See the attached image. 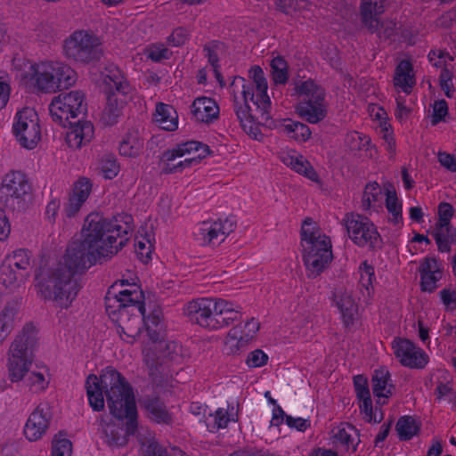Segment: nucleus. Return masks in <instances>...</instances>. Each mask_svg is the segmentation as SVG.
<instances>
[{"label": "nucleus", "instance_id": "nucleus-1", "mask_svg": "<svg viewBox=\"0 0 456 456\" xmlns=\"http://www.w3.org/2000/svg\"><path fill=\"white\" fill-rule=\"evenodd\" d=\"M132 220L131 216L123 214L112 218L89 214L81 230V240L69 245L62 265L75 275L86 272L98 260L116 255L128 240Z\"/></svg>", "mask_w": 456, "mask_h": 456}, {"label": "nucleus", "instance_id": "nucleus-2", "mask_svg": "<svg viewBox=\"0 0 456 456\" xmlns=\"http://www.w3.org/2000/svg\"><path fill=\"white\" fill-rule=\"evenodd\" d=\"M86 389L90 406L94 411L104 409V394L111 415L118 419H126V434H122L112 421L100 420V437L110 447L126 444V436L133 435L136 428V405L132 388L125 379L111 367L104 369L100 377L91 374L86 381Z\"/></svg>", "mask_w": 456, "mask_h": 456}, {"label": "nucleus", "instance_id": "nucleus-3", "mask_svg": "<svg viewBox=\"0 0 456 456\" xmlns=\"http://www.w3.org/2000/svg\"><path fill=\"white\" fill-rule=\"evenodd\" d=\"M252 81L246 82L243 77H235L232 86H241L243 102L234 101V111L242 129L257 138L259 134L257 125L267 122L271 118V100L267 94V81L264 71L259 66L249 69Z\"/></svg>", "mask_w": 456, "mask_h": 456}, {"label": "nucleus", "instance_id": "nucleus-4", "mask_svg": "<svg viewBox=\"0 0 456 456\" xmlns=\"http://www.w3.org/2000/svg\"><path fill=\"white\" fill-rule=\"evenodd\" d=\"M34 288L41 300L51 302L61 309H68L82 286L76 275L59 262L36 269Z\"/></svg>", "mask_w": 456, "mask_h": 456}, {"label": "nucleus", "instance_id": "nucleus-5", "mask_svg": "<svg viewBox=\"0 0 456 456\" xmlns=\"http://www.w3.org/2000/svg\"><path fill=\"white\" fill-rule=\"evenodd\" d=\"M7 377L12 383L23 382L33 394L45 392L50 387L52 372L43 361L36 360L31 344H12L8 352Z\"/></svg>", "mask_w": 456, "mask_h": 456}, {"label": "nucleus", "instance_id": "nucleus-6", "mask_svg": "<svg viewBox=\"0 0 456 456\" xmlns=\"http://www.w3.org/2000/svg\"><path fill=\"white\" fill-rule=\"evenodd\" d=\"M301 245L308 276L316 277L332 259L330 240L315 226L311 218H307L301 228Z\"/></svg>", "mask_w": 456, "mask_h": 456}, {"label": "nucleus", "instance_id": "nucleus-7", "mask_svg": "<svg viewBox=\"0 0 456 456\" xmlns=\"http://www.w3.org/2000/svg\"><path fill=\"white\" fill-rule=\"evenodd\" d=\"M23 78L41 92L54 93L71 86L76 81V72L65 63L44 61L29 65Z\"/></svg>", "mask_w": 456, "mask_h": 456}, {"label": "nucleus", "instance_id": "nucleus-8", "mask_svg": "<svg viewBox=\"0 0 456 456\" xmlns=\"http://www.w3.org/2000/svg\"><path fill=\"white\" fill-rule=\"evenodd\" d=\"M208 154L209 147L200 142L188 141L179 143L163 153L162 160L165 164L162 171L165 174L182 172L199 164Z\"/></svg>", "mask_w": 456, "mask_h": 456}, {"label": "nucleus", "instance_id": "nucleus-9", "mask_svg": "<svg viewBox=\"0 0 456 456\" xmlns=\"http://www.w3.org/2000/svg\"><path fill=\"white\" fill-rule=\"evenodd\" d=\"M142 300V291L137 285L132 284L118 293L108 291L105 297L106 311L109 315H118V320L121 322L128 320L129 315L144 317Z\"/></svg>", "mask_w": 456, "mask_h": 456}, {"label": "nucleus", "instance_id": "nucleus-10", "mask_svg": "<svg viewBox=\"0 0 456 456\" xmlns=\"http://www.w3.org/2000/svg\"><path fill=\"white\" fill-rule=\"evenodd\" d=\"M66 57L76 62L89 64L99 61L103 56L101 39L85 30L75 31L64 43Z\"/></svg>", "mask_w": 456, "mask_h": 456}, {"label": "nucleus", "instance_id": "nucleus-11", "mask_svg": "<svg viewBox=\"0 0 456 456\" xmlns=\"http://www.w3.org/2000/svg\"><path fill=\"white\" fill-rule=\"evenodd\" d=\"M109 91L107 92V102L101 114L100 122L103 126H111L118 123L122 114L125 101L118 98V94L126 96L132 87L124 78L119 70H110L104 78Z\"/></svg>", "mask_w": 456, "mask_h": 456}, {"label": "nucleus", "instance_id": "nucleus-12", "mask_svg": "<svg viewBox=\"0 0 456 456\" xmlns=\"http://www.w3.org/2000/svg\"><path fill=\"white\" fill-rule=\"evenodd\" d=\"M1 200L13 211L25 210L31 202V187L24 174L12 172L5 175L1 189Z\"/></svg>", "mask_w": 456, "mask_h": 456}, {"label": "nucleus", "instance_id": "nucleus-13", "mask_svg": "<svg viewBox=\"0 0 456 456\" xmlns=\"http://www.w3.org/2000/svg\"><path fill=\"white\" fill-rule=\"evenodd\" d=\"M389 0H362L360 14L363 26L379 38L389 39L396 34L397 25L393 20H380L379 16L384 12Z\"/></svg>", "mask_w": 456, "mask_h": 456}, {"label": "nucleus", "instance_id": "nucleus-14", "mask_svg": "<svg viewBox=\"0 0 456 456\" xmlns=\"http://www.w3.org/2000/svg\"><path fill=\"white\" fill-rule=\"evenodd\" d=\"M350 240L358 247L374 248L380 242V236L374 224L357 213H346L342 219Z\"/></svg>", "mask_w": 456, "mask_h": 456}, {"label": "nucleus", "instance_id": "nucleus-15", "mask_svg": "<svg viewBox=\"0 0 456 456\" xmlns=\"http://www.w3.org/2000/svg\"><path fill=\"white\" fill-rule=\"evenodd\" d=\"M12 133L18 143L25 149H34L41 140V129L37 112L23 108L14 117Z\"/></svg>", "mask_w": 456, "mask_h": 456}, {"label": "nucleus", "instance_id": "nucleus-16", "mask_svg": "<svg viewBox=\"0 0 456 456\" xmlns=\"http://www.w3.org/2000/svg\"><path fill=\"white\" fill-rule=\"evenodd\" d=\"M49 111L53 119L65 127L70 118L86 112L85 95L80 91L59 94L50 103Z\"/></svg>", "mask_w": 456, "mask_h": 456}, {"label": "nucleus", "instance_id": "nucleus-17", "mask_svg": "<svg viewBox=\"0 0 456 456\" xmlns=\"http://www.w3.org/2000/svg\"><path fill=\"white\" fill-rule=\"evenodd\" d=\"M235 227L236 220L233 216L216 221H204L196 227L194 237L202 246H216L224 241Z\"/></svg>", "mask_w": 456, "mask_h": 456}, {"label": "nucleus", "instance_id": "nucleus-18", "mask_svg": "<svg viewBox=\"0 0 456 456\" xmlns=\"http://www.w3.org/2000/svg\"><path fill=\"white\" fill-rule=\"evenodd\" d=\"M218 298L202 297L189 302L184 307V314L191 322L208 330H218L216 313Z\"/></svg>", "mask_w": 456, "mask_h": 456}, {"label": "nucleus", "instance_id": "nucleus-19", "mask_svg": "<svg viewBox=\"0 0 456 456\" xmlns=\"http://www.w3.org/2000/svg\"><path fill=\"white\" fill-rule=\"evenodd\" d=\"M53 419L52 408L47 402H41L29 414L25 426L24 436L30 442L40 440L49 429Z\"/></svg>", "mask_w": 456, "mask_h": 456}, {"label": "nucleus", "instance_id": "nucleus-20", "mask_svg": "<svg viewBox=\"0 0 456 456\" xmlns=\"http://www.w3.org/2000/svg\"><path fill=\"white\" fill-rule=\"evenodd\" d=\"M354 385L360 413L362 418L368 422H380L383 419V413L378 409L373 410L367 379L362 375L355 376L354 378Z\"/></svg>", "mask_w": 456, "mask_h": 456}, {"label": "nucleus", "instance_id": "nucleus-21", "mask_svg": "<svg viewBox=\"0 0 456 456\" xmlns=\"http://www.w3.org/2000/svg\"><path fill=\"white\" fill-rule=\"evenodd\" d=\"M69 130L66 133V142L69 147L79 149L91 142L94 134V127L91 121H69Z\"/></svg>", "mask_w": 456, "mask_h": 456}, {"label": "nucleus", "instance_id": "nucleus-22", "mask_svg": "<svg viewBox=\"0 0 456 456\" xmlns=\"http://www.w3.org/2000/svg\"><path fill=\"white\" fill-rule=\"evenodd\" d=\"M393 351L403 366L423 368L428 363V355L414 344H393Z\"/></svg>", "mask_w": 456, "mask_h": 456}, {"label": "nucleus", "instance_id": "nucleus-23", "mask_svg": "<svg viewBox=\"0 0 456 456\" xmlns=\"http://www.w3.org/2000/svg\"><path fill=\"white\" fill-rule=\"evenodd\" d=\"M371 382L376 403L379 405L387 404L395 391L388 370L385 367L375 370Z\"/></svg>", "mask_w": 456, "mask_h": 456}, {"label": "nucleus", "instance_id": "nucleus-24", "mask_svg": "<svg viewBox=\"0 0 456 456\" xmlns=\"http://www.w3.org/2000/svg\"><path fill=\"white\" fill-rule=\"evenodd\" d=\"M419 272L420 274L421 290L433 292L436 288V282L443 275L442 265L436 258H425L420 264Z\"/></svg>", "mask_w": 456, "mask_h": 456}, {"label": "nucleus", "instance_id": "nucleus-25", "mask_svg": "<svg viewBox=\"0 0 456 456\" xmlns=\"http://www.w3.org/2000/svg\"><path fill=\"white\" fill-rule=\"evenodd\" d=\"M28 273L18 271L2 262L0 265V294L16 292L26 281Z\"/></svg>", "mask_w": 456, "mask_h": 456}, {"label": "nucleus", "instance_id": "nucleus-26", "mask_svg": "<svg viewBox=\"0 0 456 456\" xmlns=\"http://www.w3.org/2000/svg\"><path fill=\"white\" fill-rule=\"evenodd\" d=\"M91 183L88 179L81 178L74 185L68 202L64 206V214L68 217L75 216L86 200L91 191Z\"/></svg>", "mask_w": 456, "mask_h": 456}, {"label": "nucleus", "instance_id": "nucleus-27", "mask_svg": "<svg viewBox=\"0 0 456 456\" xmlns=\"http://www.w3.org/2000/svg\"><path fill=\"white\" fill-rule=\"evenodd\" d=\"M297 114L311 124H317L327 115L325 98L300 101L296 106Z\"/></svg>", "mask_w": 456, "mask_h": 456}, {"label": "nucleus", "instance_id": "nucleus-28", "mask_svg": "<svg viewBox=\"0 0 456 456\" xmlns=\"http://www.w3.org/2000/svg\"><path fill=\"white\" fill-rule=\"evenodd\" d=\"M330 439L334 445L347 452H354L360 442L357 429L349 424H340L333 428Z\"/></svg>", "mask_w": 456, "mask_h": 456}, {"label": "nucleus", "instance_id": "nucleus-29", "mask_svg": "<svg viewBox=\"0 0 456 456\" xmlns=\"http://www.w3.org/2000/svg\"><path fill=\"white\" fill-rule=\"evenodd\" d=\"M334 300L338 308L343 322L346 327L354 324L358 317V305L350 291L338 289L334 294Z\"/></svg>", "mask_w": 456, "mask_h": 456}, {"label": "nucleus", "instance_id": "nucleus-30", "mask_svg": "<svg viewBox=\"0 0 456 456\" xmlns=\"http://www.w3.org/2000/svg\"><path fill=\"white\" fill-rule=\"evenodd\" d=\"M175 344H150V346L143 350L145 363L151 369L154 365L163 363L166 359L175 360Z\"/></svg>", "mask_w": 456, "mask_h": 456}, {"label": "nucleus", "instance_id": "nucleus-31", "mask_svg": "<svg viewBox=\"0 0 456 456\" xmlns=\"http://www.w3.org/2000/svg\"><path fill=\"white\" fill-rule=\"evenodd\" d=\"M191 113L196 120L210 123L219 115V107L216 102L208 97H199L194 100L191 106Z\"/></svg>", "mask_w": 456, "mask_h": 456}, {"label": "nucleus", "instance_id": "nucleus-32", "mask_svg": "<svg viewBox=\"0 0 456 456\" xmlns=\"http://www.w3.org/2000/svg\"><path fill=\"white\" fill-rule=\"evenodd\" d=\"M281 159L287 167H289L298 174L305 175L311 181H318L317 173L302 155L296 151H289L283 153Z\"/></svg>", "mask_w": 456, "mask_h": 456}, {"label": "nucleus", "instance_id": "nucleus-33", "mask_svg": "<svg viewBox=\"0 0 456 456\" xmlns=\"http://www.w3.org/2000/svg\"><path fill=\"white\" fill-rule=\"evenodd\" d=\"M153 121L166 131H175L178 126V117L175 109L163 102L156 104Z\"/></svg>", "mask_w": 456, "mask_h": 456}, {"label": "nucleus", "instance_id": "nucleus-34", "mask_svg": "<svg viewBox=\"0 0 456 456\" xmlns=\"http://www.w3.org/2000/svg\"><path fill=\"white\" fill-rule=\"evenodd\" d=\"M431 234L442 252H449L452 245L456 243V230L451 224H436Z\"/></svg>", "mask_w": 456, "mask_h": 456}, {"label": "nucleus", "instance_id": "nucleus-35", "mask_svg": "<svg viewBox=\"0 0 456 456\" xmlns=\"http://www.w3.org/2000/svg\"><path fill=\"white\" fill-rule=\"evenodd\" d=\"M293 91L292 94L300 97V101L325 98L324 89L310 78L306 80H294Z\"/></svg>", "mask_w": 456, "mask_h": 456}, {"label": "nucleus", "instance_id": "nucleus-36", "mask_svg": "<svg viewBox=\"0 0 456 456\" xmlns=\"http://www.w3.org/2000/svg\"><path fill=\"white\" fill-rule=\"evenodd\" d=\"M241 314L238 306L232 302L218 298V305L216 313V320L218 321V329L228 326L232 322L240 320Z\"/></svg>", "mask_w": 456, "mask_h": 456}, {"label": "nucleus", "instance_id": "nucleus-37", "mask_svg": "<svg viewBox=\"0 0 456 456\" xmlns=\"http://www.w3.org/2000/svg\"><path fill=\"white\" fill-rule=\"evenodd\" d=\"M415 83L411 63L406 60L401 61L395 69V86L408 94Z\"/></svg>", "mask_w": 456, "mask_h": 456}, {"label": "nucleus", "instance_id": "nucleus-38", "mask_svg": "<svg viewBox=\"0 0 456 456\" xmlns=\"http://www.w3.org/2000/svg\"><path fill=\"white\" fill-rule=\"evenodd\" d=\"M18 305V301H10L3 308H0V342L6 339L13 328Z\"/></svg>", "mask_w": 456, "mask_h": 456}, {"label": "nucleus", "instance_id": "nucleus-39", "mask_svg": "<svg viewBox=\"0 0 456 456\" xmlns=\"http://www.w3.org/2000/svg\"><path fill=\"white\" fill-rule=\"evenodd\" d=\"M260 324L254 318L248 321L244 325H237L228 332V338L237 342H249L255 338Z\"/></svg>", "mask_w": 456, "mask_h": 456}, {"label": "nucleus", "instance_id": "nucleus-40", "mask_svg": "<svg viewBox=\"0 0 456 456\" xmlns=\"http://www.w3.org/2000/svg\"><path fill=\"white\" fill-rule=\"evenodd\" d=\"M280 130L287 136L297 142H306L311 136V130L305 124L291 119L284 120Z\"/></svg>", "mask_w": 456, "mask_h": 456}, {"label": "nucleus", "instance_id": "nucleus-41", "mask_svg": "<svg viewBox=\"0 0 456 456\" xmlns=\"http://www.w3.org/2000/svg\"><path fill=\"white\" fill-rule=\"evenodd\" d=\"M143 146V142L136 131L128 132L119 144L121 155L134 158L138 156Z\"/></svg>", "mask_w": 456, "mask_h": 456}, {"label": "nucleus", "instance_id": "nucleus-42", "mask_svg": "<svg viewBox=\"0 0 456 456\" xmlns=\"http://www.w3.org/2000/svg\"><path fill=\"white\" fill-rule=\"evenodd\" d=\"M224 45L219 41H212L205 45L203 53L208 58L209 64L212 66L216 78L219 80L221 74L219 72V56L224 53Z\"/></svg>", "mask_w": 456, "mask_h": 456}, {"label": "nucleus", "instance_id": "nucleus-43", "mask_svg": "<svg viewBox=\"0 0 456 456\" xmlns=\"http://www.w3.org/2000/svg\"><path fill=\"white\" fill-rule=\"evenodd\" d=\"M231 420L235 419L230 416L228 411L219 408L214 413L208 414L206 418V425L209 431L215 432L220 428H225Z\"/></svg>", "mask_w": 456, "mask_h": 456}, {"label": "nucleus", "instance_id": "nucleus-44", "mask_svg": "<svg viewBox=\"0 0 456 456\" xmlns=\"http://www.w3.org/2000/svg\"><path fill=\"white\" fill-rule=\"evenodd\" d=\"M395 429L401 439L409 440L417 435L419 426L414 418L403 416L398 419Z\"/></svg>", "mask_w": 456, "mask_h": 456}, {"label": "nucleus", "instance_id": "nucleus-45", "mask_svg": "<svg viewBox=\"0 0 456 456\" xmlns=\"http://www.w3.org/2000/svg\"><path fill=\"white\" fill-rule=\"evenodd\" d=\"M272 79L275 85H285L289 79V66L281 56L274 57L271 61Z\"/></svg>", "mask_w": 456, "mask_h": 456}, {"label": "nucleus", "instance_id": "nucleus-46", "mask_svg": "<svg viewBox=\"0 0 456 456\" xmlns=\"http://www.w3.org/2000/svg\"><path fill=\"white\" fill-rule=\"evenodd\" d=\"M3 262L18 271L28 273V269L30 265L29 252L23 248L18 249L12 255L7 256Z\"/></svg>", "mask_w": 456, "mask_h": 456}, {"label": "nucleus", "instance_id": "nucleus-47", "mask_svg": "<svg viewBox=\"0 0 456 456\" xmlns=\"http://www.w3.org/2000/svg\"><path fill=\"white\" fill-rule=\"evenodd\" d=\"M386 208L392 215L391 221L397 224L402 221V204L395 190L387 189L386 192Z\"/></svg>", "mask_w": 456, "mask_h": 456}, {"label": "nucleus", "instance_id": "nucleus-48", "mask_svg": "<svg viewBox=\"0 0 456 456\" xmlns=\"http://www.w3.org/2000/svg\"><path fill=\"white\" fill-rule=\"evenodd\" d=\"M381 199V189L377 183H368L363 191L362 207L363 209H370Z\"/></svg>", "mask_w": 456, "mask_h": 456}, {"label": "nucleus", "instance_id": "nucleus-49", "mask_svg": "<svg viewBox=\"0 0 456 456\" xmlns=\"http://www.w3.org/2000/svg\"><path fill=\"white\" fill-rule=\"evenodd\" d=\"M145 322L151 342H161L163 340V338L161 337L163 324L161 322L159 313H153L151 315L147 317Z\"/></svg>", "mask_w": 456, "mask_h": 456}, {"label": "nucleus", "instance_id": "nucleus-50", "mask_svg": "<svg viewBox=\"0 0 456 456\" xmlns=\"http://www.w3.org/2000/svg\"><path fill=\"white\" fill-rule=\"evenodd\" d=\"M145 55L154 62H160L164 60H168L172 52L167 48L164 44H151L145 49Z\"/></svg>", "mask_w": 456, "mask_h": 456}, {"label": "nucleus", "instance_id": "nucleus-51", "mask_svg": "<svg viewBox=\"0 0 456 456\" xmlns=\"http://www.w3.org/2000/svg\"><path fill=\"white\" fill-rule=\"evenodd\" d=\"M359 283L360 286L366 290L367 295L370 294L372 289V281L375 277L374 268L372 265L363 262L359 266Z\"/></svg>", "mask_w": 456, "mask_h": 456}, {"label": "nucleus", "instance_id": "nucleus-52", "mask_svg": "<svg viewBox=\"0 0 456 456\" xmlns=\"http://www.w3.org/2000/svg\"><path fill=\"white\" fill-rule=\"evenodd\" d=\"M100 168L106 178L112 179L118 175L119 166L113 156L107 155L102 158Z\"/></svg>", "mask_w": 456, "mask_h": 456}, {"label": "nucleus", "instance_id": "nucleus-53", "mask_svg": "<svg viewBox=\"0 0 456 456\" xmlns=\"http://www.w3.org/2000/svg\"><path fill=\"white\" fill-rule=\"evenodd\" d=\"M346 141L352 151L367 149L370 144V139L358 132H353L347 134Z\"/></svg>", "mask_w": 456, "mask_h": 456}, {"label": "nucleus", "instance_id": "nucleus-54", "mask_svg": "<svg viewBox=\"0 0 456 456\" xmlns=\"http://www.w3.org/2000/svg\"><path fill=\"white\" fill-rule=\"evenodd\" d=\"M277 8L286 13L292 14L296 11H299L306 6L305 0H278L276 2Z\"/></svg>", "mask_w": 456, "mask_h": 456}, {"label": "nucleus", "instance_id": "nucleus-55", "mask_svg": "<svg viewBox=\"0 0 456 456\" xmlns=\"http://www.w3.org/2000/svg\"><path fill=\"white\" fill-rule=\"evenodd\" d=\"M71 443L67 438L55 437L53 441L52 456H70Z\"/></svg>", "mask_w": 456, "mask_h": 456}, {"label": "nucleus", "instance_id": "nucleus-56", "mask_svg": "<svg viewBox=\"0 0 456 456\" xmlns=\"http://www.w3.org/2000/svg\"><path fill=\"white\" fill-rule=\"evenodd\" d=\"M40 339L38 330L32 323H27L19 332L15 342H35Z\"/></svg>", "mask_w": 456, "mask_h": 456}, {"label": "nucleus", "instance_id": "nucleus-57", "mask_svg": "<svg viewBox=\"0 0 456 456\" xmlns=\"http://www.w3.org/2000/svg\"><path fill=\"white\" fill-rule=\"evenodd\" d=\"M428 61L433 66L443 69L444 68H446L445 66L447 61H452V58L448 53L437 49L430 51L428 53Z\"/></svg>", "mask_w": 456, "mask_h": 456}, {"label": "nucleus", "instance_id": "nucleus-58", "mask_svg": "<svg viewBox=\"0 0 456 456\" xmlns=\"http://www.w3.org/2000/svg\"><path fill=\"white\" fill-rule=\"evenodd\" d=\"M454 215L453 207L447 202H442L438 206L439 219L436 224H451V219Z\"/></svg>", "mask_w": 456, "mask_h": 456}, {"label": "nucleus", "instance_id": "nucleus-59", "mask_svg": "<svg viewBox=\"0 0 456 456\" xmlns=\"http://www.w3.org/2000/svg\"><path fill=\"white\" fill-rule=\"evenodd\" d=\"M447 103L444 100L436 101L433 106L432 125L439 123L447 114Z\"/></svg>", "mask_w": 456, "mask_h": 456}, {"label": "nucleus", "instance_id": "nucleus-60", "mask_svg": "<svg viewBox=\"0 0 456 456\" xmlns=\"http://www.w3.org/2000/svg\"><path fill=\"white\" fill-rule=\"evenodd\" d=\"M268 360V356L261 350H255L249 354L247 363L249 367L257 368L264 366Z\"/></svg>", "mask_w": 456, "mask_h": 456}, {"label": "nucleus", "instance_id": "nucleus-61", "mask_svg": "<svg viewBox=\"0 0 456 456\" xmlns=\"http://www.w3.org/2000/svg\"><path fill=\"white\" fill-rule=\"evenodd\" d=\"M188 39V34L183 28L174 29L172 34L167 37V43L171 46H180Z\"/></svg>", "mask_w": 456, "mask_h": 456}, {"label": "nucleus", "instance_id": "nucleus-62", "mask_svg": "<svg viewBox=\"0 0 456 456\" xmlns=\"http://www.w3.org/2000/svg\"><path fill=\"white\" fill-rule=\"evenodd\" d=\"M438 161L441 166L449 170L450 172L456 173V157L447 152H438Z\"/></svg>", "mask_w": 456, "mask_h": 456}, {"label": "nucleus", "instance_id": "nucleus-63", "mask_svg": "<svg viewBox=\"0 0 456 456\" xmlns=\"http://www.w3.org/2000/svg\"><path fill=\"white\" fill-rule=\"evenodd\" d=\"M142 449L146 456H169L167 451L155 441L143 444Z\"/></svg>", "mask_w": 456, "mask_h": 456}, {"label": "nucleus", "instance_id": "nucleus-64", "mask_svg": "<svg viewBox=\"0 0 456 456\" xmlns=\"http://www.w3.org/2000/svg\"><path fill=\"white\" fill-rule=\"evenodd\" d=\"M10 90L7 78L0 76V110L6 105L9 100Z\"/></svg>", "mask_w": 456, "mask_h": 456}]
</instances>
